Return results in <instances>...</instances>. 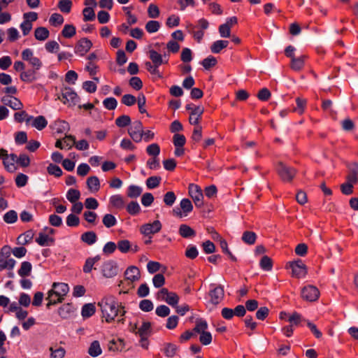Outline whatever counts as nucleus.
<instances>
[{
    "label": "nucleus",
    "mask_w": 358,
    "mask_h": 358,
    "mask_svg": "<svg viewBox=\"0 0 358 358\" xmlns=\"http://www.w3.org/2000/svg\"><path fill=\"white\" fill-rule=\"evenodd\" d=\"M64 20L63 16L59 13H53L51 15L49 22L51 25L58 27L63 24Z\"/></svg>",
    "instance_id": "nucleus-46"
},
{
    "label": "nucleus",
    "mask_w": 358,
    "mask_h": 358,
    "mask_svg": "<svg viewBox=\"0 0 358 358\" xmlns=\"http://www.w3.org/2000/svg\"><path fill=\"white\" fill-rule=\"evenodd\" d=\"M146 151L149 155L157 157L160 152V148L158 144L152 143L147 147Z\"/></svg>",
    "instance_id": "nucleus-64"
},
{
    "label": "nucleus",
    "mask_w": 358,
    "mask_h": 358,
    "mask_svg": "<svg viewBox=\"0 0 358 358\" xmlns=\"http://www.w3.org/2000/svg\"><path fill=\"white\" fill-rule=\"evenodd\" d=\"M149 53V57L152 61V63L160 66L162 64H167L168 63V57L169 54L166 52H164L163 55L159 54L157 50H150L148 52Z\"/></svg>",
    "instance_id": "nucleus-14"
},
{
    "label": "nucleus",
    "mask_w": 358,
    "mask_h": 358,
    "mask_svg": "<svg viewBox=\"0 0 358 358\" xmlns=\"http://www.w3.org/2000/svg\"><path fill=\"white\" fill-rule=\"evenodd\" d=\"M80 197V192L76 189H70L67 192L66 199L72 203L77 202Z\"/></svg>",
    "instance_id": "nucleus-45"
},
{
    "label": "nucleus",
    "mask_w": 358,
    "mask_h": 358,
    "mask_svg": "<svg viewBox=\"0 0 358 358\" xmlns=\"http://www.w3.org/2000/svg\"><path fill=\"white\" fill-rule=\"evenodd\" d=\"M217 59L213 56H208L206 59H204L201 64L206 69H209L217 64Z\"/></svg>",
    "instance_id": "nucleus-62"
},
{
    "label": "nucleus",
    "mask_w": 358,
    "mask_h": 358,
    "mask_svg": "<svg viewBox=\"0 0 358 358\" xmlns=\"http://www.w3.org/2000/svg\"><path fill=\"white\" fill-rule=\"evenodd\" d=\"M204 109L203 107L196 106L194 107V110L191 112L189 122L191 124L197 125L199 124L201 115L203 113Z\"/></svg>",
    "instance_id": "nucleus-18"
},
{
    "label": "nucleus",
    "mask_w": 358,
    "mask_h": 358,
    "mask_svg": "<svg viewBox=\"0 0 358 358\" xmlns=\"http://www.w3.org/2000/svg\"><path fill=\"white\" fill-rule=\"evenodd\" d=\"M195 323L196 325L193 329V331L196 333L201 334L203 332H205L206 330L208 329V324L206 321L201 318L196 319Z\"/></svg>",
    "instance_id": "nucleus-36"
},
{
    "label": "nucleus",
    "mask_w": 358,
    "mask_h": 358,
    "mask_svg": "<svg viewBox=\"0 0 358 358\" xmlns=\"http://www.w3.org/2000/svg\"><path fill=\"white\" fill-rule=\"evenodd\" d=\"M276 171L281 180L287 182H290L296 173L295 169L288 166L282 162L278 163Z\"/></svg>",
    "instance_id": "nucleus-3"
},
{
    "label": "nucleus",
    "mask_w": 358,
    "mask_h": 358,
    "mask_svg": "<svg viewBox=\"0 0 358 358\" xmlns=\"http://www.w3.org/2000/svg\"><path fill=\"white\" fill-rule=\"evenodd\" d=\"M304 59L305 56H301L299 57H293L291 59L290 67L294 71H298L303 69L304 66Z\"/></svg>",
    "instance_id": "nucleus-31"
},
{
    "label": "nucleus",
    "mask_w": 358,
    "mask_h": 358,
    "mask_svg": "<svg viewBox=\"0 0 358 358\" xmlns=\"http://www.w3.org/2000/svg\"><path fill=\"white\" fill-rule=\"evenodd\" d=\"M46 299L48 301L47 307L49 308L52 305L62 302L64 298L62 296L57 295V293L51 289L48 293Z\"/></svg>",
    "instance_id": "nucleus-26"
},
{
    "label": "nucleus",
    "mask_w": 358,
    "mask_h": 358,
    "mask_svg": "<svg viewBox=\"0 0 358 358\" xmlns=\"http://www.w3.org/2000/svg\"><path fill=\"white\" fill-rule=\"evenodd\" d=\"M102 222L107 228H110L117 224L116 218L111 214H106L103 217Z\"/></svg>",
    "instance_id": "nucleus-51"
},
{
    "label": "nucleus",
    "mask_w": 358,
    "mask_h": 358,
    "mask_svg": "<svg viewBox=\"0 0 358 358\" xmlns=\"http://www.w3.org/2000/svg\"><path fill=\"white\" fill-rule=\"evenodd\" d=\"M101 271L106 278H113L117 274L118 266L114 261H108L103 263Z\"/></svg>",
    "instance_id": "nucleus-11"
},
{
    "label": "nucleus",
    "mask_w": 358,
    "mask_h": 358,
    "mask_svg": "<svg viewBox=\"0 0 358 358\" xmlns=\"http://www.w3.org/2000/svg\"><path fill=\"white\" fill-rule=\"evenodd\" d=\"M30 122L32 127H35L39 131L43 129L48 125V121L45 119V117L43 115H39L36 117H33V119L31 120Z\"/></svg>",
    "instance_id": "nucleus-23"
},
{
    "label": "nucleus",
    "mask_w": 358,
    "mask_h": 358,
    "mask_svg": "<svg viewBox=\"0 0 358 358\" xmlns=\"http://www.w3.org/2000/svg\"><path fill=\"white\" fill-rule=\"evenodd\" d=\"M176 196L173 192H168L164 196V202L168 206H172L175 203Z\"/></svg>",
    "instance_id": "nucleus-63"
},
{
    "label": "nucleus",
    "mask_w": 358,
    "mask_h": 358,
    "mask_svg": "<svg viewBox=\"0 0 358 358\" xmlns=\"http://www.w3.org/2000/svg\"><path fill=\"white\" fill-rule=\"evenodd\" d=\"M87 186L91 192H97L100 189V181L96 176H90L87 179Z\"/></svg>",
    "instance_id": "nucleus-24"
},
{
    "label": "nucleus",
    "mask_w": 358,
    "mask_h": 358,
    "mask_svg": "<svg viewBox=\"0 0 358 358\" xmlns=\"http://www.w3.org/2000/svg\"><path fill=\"white\" fill-rule=\"evenodd\" d=\"M92 43L87 38H83L75 46V52L80 56L85 55L92 48Z\"/></svg>",
    "instance_id": "nucleus-12"
},
{
    "label": "nucleus",
    "mask_w": 358,
    "mask_h": 358,
    "mask_svg": "<svg viewBox=\"0 0 358 358\" xmlns=\"http://www.w3.org/2000/svg\"><path fill=\"white\" fill-rule=\"evenodd\" d=\"M1 101L15 110H21L23 107L22 103L15 96H3Z\"/></svg>",
    "instance_id": "nucleus-16"
},
{
    "label": "nucleus",
    "mask_w": 358,
    "mask_h": 358,
    "mask_svg": "<svg viewBox=\"0 0 358 358\" xmlns=\"http://www.w3.org/2000/svg\"><path fill=\"white\" fill-rule=\"evenodd\" d=\"M76 33V27L72 24H65L62 31V36L66 38L73 37Z\"/></svg>",
    "instance_id": "nucleus-43"
},
{
    "label": "nucleus",
    "mask_w": 358,
    "mask_h": 358,
    "mask_svg": "<svg viewBox=\"0 0 358 358\" xmlns=\"http://www.w3.org/2000/svg\"><path fill=\"white\" fill-rule=\"evenodd\" d=\"M229 45L228 41L218 40L215 41L210 46V50L213 53L217 54Z\"/></svg>",
    "instance_id": "nucleus-27"
},
{
    "label": "nucleus",
    "mask_w": 358,
    "mask_h": 358,
    "mask_svg": "<svg viewBox=\"0 0 358 358\" xmlns=\"http://www.w3.org/2000/svg\"><path fill=\"white\" fill-rule=\"evenodd\" d=\"M156 298L158 300L166 302L173 307H176L179 301L178 295L175 292H169L166 288L161 289L157 293Z\"/></svg>",
    "instance_id": "nucleus-4"
},
{
    "label": "nucleus",
    "mask_w": 358,
    "mask_h": 358,
    "mask_svg": "<svg viewBox=\"0 0 358 358\" xmlns=\"http://www.w3.org/2000/svg\"><path fill=\"white\" fill-rule=\"evenodd\" d=\"M179 234L185 238H192L195 236L196 232L189 226L187 224H181L178 230Z\"/></svg>",
    "instance_id": "nucleus-25"
},
{
    "label": "nucleus",
    "mask_w": 358,
    "mask_h": 358,
    "mask_svg": "<svg viewBox=\"0 0 358 358\" xmlns=\"http://www.w3.org/2000/svg\"><path fill=\"white\" fill-rule=\"evenodd\" d=\"M98 306L101 308L102 318L106 322L110 323L115 321V318H117V322L123 320V318L120 317L124 316L125 313L124 306L115 297L112 296H105L98 303Z\"/></svg>",
    "instance_id": "nucleus-1"
},
{
    "label": "nucleus",
    "mask_w": 358,
    "mask_h": 358,
    "mask_svg": "<svg viewBox=\"0 0 358 358\" xmlns=\"http://www.w3.org/2000/svg\"><path fill=\"white\" fill-rule=\"evenodd\" d=\"M100 256L96 255L94 257H89L86 259L85 263L83 266V272L85 273H89L92 271L93 268V266L96 262L100 260Z\"/></svg>",
    "instance_id": "nucleus-30"
},
{
    "label": "nucleus",
    "mask_w": 358,
    "mask_h": 358,
    "mask_svg": "<svg viewBox=\"0 0 358 358\" xmlns=\"http://www.w3.org/2000/svg\"><path fill=\"white\" fill-rule=\"evenodd\" d=\"M178 349V346L176 345L175 344L167 343L164 348V353L166 356L169 357H172L176 354Z\"/></svg>",
    "instance_id": "nucleus-61"
},
{
    "label": "nucleus",
    "mask_w": 358,
    "mask_h": 358,
    "mask_svg": "<svg viewBox=\"0 0 358 358\" xmlns=\"http://www.w3.org/2000/svg\"><path fill=\"white\" fill-rule=\"evenodd\" d=\"M151 324L148 322H143L141 327L138 329L136 334H138L141 338L143 336H148L150 334Z\"/></svg>",
    "instance_id": "nucleus-50"
},
{
    "label": "nucleus",
    "mask_w": 358,
    "mask_h": 358,
    "mask_svg": "<svg viewBox=\"0 0 358 358\" xmlns=\"http://www.w3.org/2000/svg\"><path fill=\"white\" fill-rule=\"evenodd\" d=\"M88 353L94 357L99 356L101 353V349L99 341H94L91 343L88 349Z\"/></svg>",
    "instance_id": "nucleus-41"
},
{
    "label": "nucleus",
    "mask_w": 358,
    "mask_h": 358,
    "mask_svg": "<svg viewBox=\"0 0 358 358\" xmlns=\"http://www.w3.org/2000/svg\"><path fill=\"white\" fill-rule=\"evenodd\" d=\"M10 255V248L8 245L3 246L0 252V270L13 269L14 268L15 261L9 258Z\"/></svg>",
    "instance_id": "nucleus-5"
},
{
    "label": "nucleus",
    "mask_w": 358,
    "mask_h": 358,
    "mask_svg": "<svg viewBox=\"0 0 358 358\" xmlns=\"http://www.w3.org/2000/svg\"><path fill=\"white\" fill-rule=\"evenodd\" d=\"M287 266H289L292 268V276L295 278H303L307 273L306 266L301 259L288 262Z\"/></svg>",
    "instance_id": "nucleus-6"
},
{
    "label": "nucleus",
    "mask_w": 358,
    "mask_h": 358,
    "mask_svg": "<svg viewBox=\"0 0 358 358\" xmlns=\"http://www.w3.org/2000/svg\"><path fill=\"white\" fill-rule=\"evenodd\" d=\"M117 248L122 253H127L130 250L131 243L128 240H121L117 242Z\"/></svg>",
    "instance_id": "nucleus-58"
},
{
    "label": "nucleus",
    "mask_w": 358,
    "mask_h": 358,
    "mask_svg": "<svg viewBox=\"0 0 358 358\" xmlns=\"http://www.w3.org/2000/svg\"><path fill=\"white\" fill-rule=\"evenodd\" d=\"M52 289L57 293V295L62 296L63 298L68 293L69 288L67 284L64 282H54Z\"/></svg>",
    "instance_id": "nucleus-22"
},
{
    "label": "nucleus",
    "mask_w": 358,
    "mask_h": 358,
    "mask_svg": "<svg viewBox=\"0 0 358 358\" xmlns=\"http://www.w3.org/2000/svg\"><path fill=\"white\" fill-rule=\"evenodd\" d=\"M257 235L255 232L246 231L243 234L242 241L249 245H252L255 243Z\"/></svg>",
    "instance_id": "nucleus-38"
},
{
    "label": "nucleus",
    "mask_w": 358,
    "mask_h": 358,
    "mask_svg": "<svg viewBox=\"0 0 358 358\" xmlns=\"http://www.w3.org/2000/svg\"><path fill=\"white\" fill-rule=\"evenodd\" d=\"M189 194L197 207H201L203 204V195L201 189L194 184L189 185Z\"/></svg>",
    "instance_id": "nucleus-8"
},
{
    "label": "nucleus",
    "mask_w": 358,
    "mask_h": 358,
    "mask_svg": "<svg viewBox=\"0 0 358 358\" xmlns=\"http://www.w3.org/2000/svg\"><path fill=\"white\" fill-rule=\"evenodd\" d=\"M34 236V233L32 230H28L25 233L20 234L17 241L20 244L25 245L31 241Z\"/></svg>",
    "instance_id": "nucleus-33"
},
{
    "label": "nucleus",
    "mask_w": 358,
    "mask_h": 358,
    "mask_svg": "<svg viewBox=\"0 0 358 358\" xmlns=\"http://www.w3.org/2000/svg\"><path fill=\"white\" fill-rule=\"evenodd\" d=\"M124 275L126 279L131 282L137 281L141 278V273L139 269L134 266L128 267L124 272Z\"/></svg>",
    "instance_id": "nucleus-17"
},
{
    "label": "nucleus",
    "mask_w": 358,
    "mask_h": 358,
    "mask_svg": "<svg viewBox=\"0 0 358 358\" xmlns=\"http://www.w3.org/2000/svg\"><path fill=\"white\" fill-rule=\"evenodd\" d=\"M36 73L37 71L32 69L24 70L21 72L20 78L23 82L31 83L36 80Z\"/></svg>",
    "instance_id": "nucleus-21"
},
{
    "label": "nucleus",
    "mask_w": 358,
    "mask_h": 358,
    "mask_svg": "<svg viewBox=\"0 0 358 358\" xmlns=\"http://www.w3.org/2000/svg\"><path fill=\"white\" fill-rule=\"evenodd\" d=\"M187 29H189V32L193 35L194 39L196 40L198 43H200L204 36L203 31H195V27L193 24L188 25Z\"/></svg>",
    "instance_id": "nucleus-47"
},
{
    "label": "nucleus",
    "mask_w": 358,
    "mask_h": 358,
    "mask_svg": "<svg viewBox=\"0 0 358 358\" xmlns=\"http://www.w3.org/2000/svg\"><path fill=\"white\" fill-rule=\"evenodd\" d=\"M32 270V265L29 262H23L21 264L20 268L18 270V274L22 278H25L30 275Z\"/></svg>",
    "instance_id": "nucleus-29"
},
{
    "label": "nucleus",
    "mask_w": 358,
    "mask_h": 358,
    "mask_svg": "<svg viewBox=\"0 0 358 358\" xmlns=\"http://www.w3.org/2000/svg\"><path fill=\"white\" fill-rule=\"evenodd\" d=\"M131 118L129 115H122L117 117L115 120V124L119 127H124L130 124Z\"/></svg>",
    "instance_id": "nucleus-55"
},
{
    "label": "nucleus",
    "mask_w": 358,
    "mask_h": 358,
    "mask_svg": "<svg viewBox=\"0 0 358 358\" xmlns=\"http://www.w3.org/2000/svg\"><path fill=\"white\" fill-rule=\"evenodd\" d=\"M57 99L69 106H74L78 101L79 97L71 87H65L57 94Z\"/></svg>",
    "instance_id": "nucleus-2"
},
{
    "label": "nucleus",
    "mask_w": 358,
    "mask_h": 358,
    "mask_svg": "<svg viewBox=\"0 0 358 358\" xmlns=\"http://www.w3.org/2000/svg\"><path fill=\"white\" fill-rule=\"evenodd\" d=\"M83 20L85 22L94 20L96 15L92 7H85L83 10Z\"/></svg>",
    "instance_id": "nucleus-42"
},
{
    "label": "nucleus",
    "mask_w": 358,
    "mask_h": 358,
    "mask_svg": "<svg viewBox=\"0 0 358 358\" xmlns=\"http://www.w3.org/2000/svg\"><path fill=\"white\" fill-rule=\"evenodd\" d=\"M50 36V32L46 27H39L34 31V36L38 41H45Z\"/></svg>",
    "instance_id": "nucleus-28"
},
{
    "label": "nucleus",
    "mask_w": 358,
    "mask_h": 358,
    "mask_svg": "<svg viewBox=\"0 0 358 358\" xmlns=\"http://www.w3.org/2000/svg\"><path fill=\"white\" fill-rule=\"evenodd\" d=\"M57 6L61 12L69 13L72 7V1L71 0H59Z\"/></svg>",
    "instance_id": "nucleus-40"
},
{
    "label": "nucleus",
    "mask_w": 358,
    "mask_h": 358,
    "mask_svg": "<svg viewBox=\"0 0 358 358\" xmlns=\"http://www.w3.org/2000/svg\"><path fill=\"white\" fill-rule=\"evenodd\" d=\"M110 203L117 208H122L124 206V201L122 196L113 195L110 199Z\"/></svg>",
    "instance_id": "nucleus-44"
},
{
    "label": "nucleus",
    "mask_w": 358,
    "mask_h": 358,
    "mask_svg": "<svg viewBox=\"0 0 358 358\" xmlns=\"http://www.w3.org/2000/svg\"><path fill=\"white\" fill-rule=\"evenodd\" d=\"M145 66L146 69L152 75L157 76L158 78H162V75L160 74L158 68L159 66L150 62H146L145 63Z\"/></svg>",
    "instance_id": "nucleus-56"
},
{
    "label": "nucleus",
    "mask_w": 358,
    "mask_h": 358,
    "mask_svg": "<svg viewBox=\"0 0 358 358\" xmlns=\"http://www.w3.org/2000/svg\"><path fill=\"white\" fill-rule=\"evenodd\" d=\"M95 313V306L92 303H87L83 306L82 308V316L85 318H87L93 315Z\"/></svg>",
    "instance_id": "nucleus-39"
},
{
    "label": "nucleus",
    "mask_w": 358,
    "mask_h": 358,
    "mask_svg": "<svg viewBox=\"0 0 358 358\" xmlns=\"http://www.w3.org/2000/svg\"><path fill=\"white\" fill-rule=\"evenodd\" d=\"M209 296L210 297V302L214 305H217L224 299V291L223 287L218 285L214 287L209 292Z\"/></svg>",
    "instance_id": "nucleus-13"
},
{
    "label": "nucleus",
    "mask_w": 358,
    "mask_h": 358,
    "mask_svg": "<svg viewBox=\"0 0 358 358\" xmlns=\"http://www.w3.org/2000/svg\"><path fill=\"white\" fill-rule=\"evenodd\" d=\"M180 206L181 209L182 210V213L181 211L178 212L176 210H174V212L180 217H182V215L186 216L193 209L192 202L188 199H182Z\"/></svg>",
    "instance_id": "nucleus-19"
},
{
    "label": "nucleus",
    "mask_w": 358,
    "mask_h": 358,
    "mask_svg": "<svg viewBox=\"0 0 358 358\" xmlns=\"http://www.w3.org/2000/svg\"><path fill=\"white\" fill-rule=\"evenodd\" d=\"M143 192V189L137 185H131L129 186L127 192V195L129 198H137Z\"/></svg>",
    "instance_id": "nucleus-35"
},
{
    "label": "nucleus",
    "mask_w": 358,
    "mask_h": 358,
    "mask_svg": "<svg viewBox=\"0 0 358 358\" xmlns=\"http://www.w3.org/2000/svg\"><path fill=\"white\" fill-rule=\"evenodd\" d=\"M127 211L131 215H137L141 211V207L138 202L131 201L127 206Z\"/></svg>",
    "instance_id": "nucleus-53"
},
{
    "label": "nucleus",
    "mask_w": 358,
    "mask_h": 358,
    "mask_svg": "<svg viewBox=\"0 0 358 358\" xmlns=\"http://www.w3.org/2000/svg\"><path fill=\"white\" fill-rule=\"evenodd\" d=\"M319 296L320 292L318 289L313 285L306 286L301 290L302 298L308 301H316Z\"/></svg>",
    "instance_id": "nucleus-9"
},
{
    "label": "nucleus",
    "mask_w": 358,
    "mask_h": 358,
    "mask_svg": "<svg viewBox=\"0 0 358 358\" xmlns=\"http://www.w3.org/2000/svg\"><path fill=\"white\" fill-rule=\"evenodd\" d=\"M17 214L15 210H9L3 216V220L8 224H13L17 221Z\"/></svg>",
    "instance_id": "nucleus-57"
},
{
    "label": "nucleus",
    "mask_w": 358,
    "mask_h": 358,
    "mask_svg": "<svg viewBox=\"0 0 358 358\" xmlns=\"http://www.w3.org/2000/svg\"><path fill=\"white\" fill-rule=\"evenodd\" d=\"M259 264L261 268L266 271H271L273 267V262L271 259L266 255L262 257Z\"/></svg>",
    "instance_id": "nucleus-49"
},
{
    "label": "nucleus",
    "mask_w": 358,
    "mask_h": 358,
    "mask_svg": "<svg viewBox=\"0 0 358 358\" xmlns=\"http://www.w3.org/2000/svg\"><path fill=\"white\" fill-rule=\"evenodd\" d=\"M160 28V23L158 21L150 20L145 24L146 31L150 33H155Z\"/></svg>",
    "instance_id": "nucleus-48"
},
{
    "label": "nucleus",
    "mask_w": 358,
    "mask_h": 358,
    "mask_svg": "<svg viewBox=\"0 0 358 358\" xmlns=\"http://www.w3.org/2000/svg\"><path fill=\"white\" fill-rule=\"evenodd\" d=\"M1 159H3V164L5 166V169L8 171L11 172V173L15 171V170L17 169V167L15 166L14 162L10 163V159L8 157V155L7 152H6V155L3 156Z\"/></svg>",
    "instance_id": "nucleus-54"
},
{
    "label": "nucleus",
    "mask_w": 358,
    "mask_h": 358,
    "mask_svg": "<svg viewBox=\"0 0 358 358\" xmlns=\"http://www.w3.org/2000/svg\"><path fill=\"white\" fill-rule=\"evenodd\" d=\"M48 173L50 175L55 176V177H60L62 175L61 168L55 164H50L47 168Z\"/></svg>",
    "instance_id": "nucleus-59"
},
{
    "label": "nucleus",
    "mask_w": 358,
    "mask_h": 358,
    "mask_svg": "<svg viewBox=\"0 0 358 358\" xmlns=\"http://www.w3.org/2000/svg\"><path fill=\"white\" fill-rule=\"evenodd\" d=\"M161 180L160 176H151L147 179L146 185L149 189H154L159 185Z\"/></svg>",
    "instance_id": "nucleus-52"
},
{
    "label": "nucleus",
    "mask_w": 358,
    "mask_h": 358,
    "mask_svg": "<svg viewBox=\"0 0 358 358\" xmlns=\"http://www.w3.org/2000/svg\"><path fill=\"white\" fill-rule=\"evenodd\" d=\"M349 173L346 176L347 182L352 185L358 182V163L353 162L348 166Z\"/></svg>",
    "instance_id": "nucleus-15"
},
{
    "label": "nucleus",
    "mask_w": 358,
    "mask_h": 358,
    "mask_svg": "<svg viewBox=\"0 0 358 358\" xmlns=\"http://www.w3.org/2000/svg\"><path fill=\"white\" fill-rule=\"evenodd\" d=\"M36 242L41 246H49L55 243L54 238L48 236L47 233L41 231L38 234V238H36Z\"/></svg>",
    "instance_id": "nucleus-20"
},
{
    "label": "nucleus",
    "mask_w": 358,
    "mask_h": 358,
    "mask_svg": "<svg viewBox=\"0 0 358 358\" xmlns=\"http://www.w3.org/2000/svg\"><path fill=\"white\" fill-rule=\"evenodd\" d=\"M128 133L134 141L139 143L143 139V127L141 121H135L133 122Z\"/></svg>",
    "instance_id": "nucleus-7"
},
{
    "label": "nucleus",
    "mask_w": 358,
    "mask_h": 358,
    "mask_svg": "<svg viewBox=\"0 0 358 358\" xmlns=\"http://www.w3.org/2000/svg\"><path fill=\"white\" fill-rule=\"evenodd\" d=\"M50 351L51 352L50 358H63L66 354V350L62 347L57 349L50 347Z\"/></svg>",
    "instance_id": "nucleus-60"
},
{
    "label": "nucleus",
    "mask_w": 358,
    "mask_h": 358,
    "mask_svg": "<svg viewBox=\"0 0 358 358\" xmlns=\"http://www.w3.org/2000/svg\"><path fill=\"white\" fill-rule=\"evenodd\" d=\"M296 106L294 108V111L299 115H302L306 107L307 101L305 99L297 97L296 99Z\"/></svg>",
    "instance_id": "nucleus-37"
},
{
    "label": "nucleus",
    "mask_w": 358,
    "mask_h": 358,
    "mask_svg": "<svg viewBox=\"0 0 358 358\" xmlns=\"http://www.w3.org/2000/svg\"><path fill=\"white\" fill-rule=\"evenodd\" d=\"M14 119L17 122L21 123L25 121L26 123L28 124L33 119V116L28 115L26 111L22 110L14 114Z\"/></svg>",
    "instance_id": "nucleus-34"
},
{
    "label": "nucleus",
    "mask_w": 358,
    "mask_h": 358,
    "mask_svg": "<svg viewBox=\"0 0 358 358\" xmlns=\"http://www.w3.org/2000/svg\"><path fill=\"white\" fill-rule=\"evenodd\" d=\"M162 224L159 220L152 223H147L141 227L140 231L145 236H151L159 232L162 229Z\"/></svg>",
    "instance_id": "nucleus-10"
},
{
    "label": "nucleus",
    "mask_w": 358,
    "mask_h": 358,
    "mask_svg": "<svg viewBox=\"0 0 358 358\" xmlns=\"http://www.w3.org/2000/svg\"><path fill=\"white\" fill-rule=\"evenodd\" d=\"M80 238L82 241L90 245L96 241L97 236L94 231H87L81 235Z\"/></svg>",
    "instance_id": "nucleus-32"
}]
</instances>
